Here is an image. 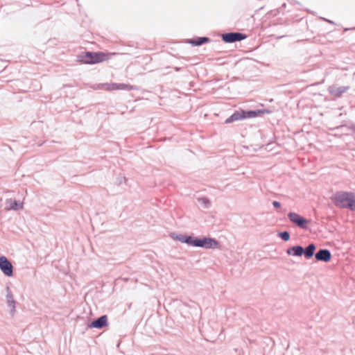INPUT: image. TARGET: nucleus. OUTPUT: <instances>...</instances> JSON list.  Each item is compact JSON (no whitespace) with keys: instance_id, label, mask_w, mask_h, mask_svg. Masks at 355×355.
<instances>
[{"instance_id":"obj_27","label":"nucleus","mask_w":355,"mask_h":355,"mask_svg":"<svg viewBox=\"0 0 355 355\" xmlns=\"http://www.w3.org/2000/svg\"><path fill=\"white\" fill-rule=\"evenodd\" d=\"M354 29H355V28H354Z\"/></svg>"},{"instance_id":"obj_24","label":"nucleus","mask_w":355,"mask_h":355,"mask_svg":"<svg viewBox=\"0 0 355 355\" xmlns=\"http://www.w3.org/2000/svg\"><path fill=\"white\" fill-rule=\"evenodd\" d=\"M322 19L324 21H327V22H328V23H329V24H334V22L333 21L330 20V19H326V18H322Z\"/></svg>"},{"instance_id":"obj_4","label":"nucleus","mask_w":355,"mask_h":355,"mask_svg":"<svg viewBox=\"0 0 355 355\" xmlns=\"http://www.w3.org/2000/svg\"><path fill=\"white\" fill-rule=\"evenodd\" d=\"M191 246L195 248H201L204 249H217L220 247V243L214 238L208 236H193Z\"/></svg>"},{"instance_id":"obj_17","label":"nucleus","mask_w":355,"mask_h":355,"mask_svg":"<svg viewBox=\"0 0 355 355\" xmlns=\"http://www.w3.org/2000/svg\"><path fill=\"white\" fill-rule=\"evenodd\" d=\"M198 201L200 203V205L204 208L207 209L211 207V202L207 198H205V197L199 198H198Z\"/></svg>"},{"instance_id":"obj_9","label":"nucleus","mask_w":355,"mask_h":355,"mask_svg":"<svg viewBox=\"0 0 355 355\" xmlns=\"http://www.w3.org/2000/svg\"><path fill=\"white\" fill-rule=\"evenodd\" d=\"M89 328L102 329L108 326L107 316L102 315L88 324Z\"/></svg>"},{"instance_id":"obj_1","label":"nucleus","mask_w":355,"mask_h":355,"mask_svg":"<svg viewBox=\"0 0 355 355\" xmlns=\"http://www.w3.org/2000/svg\"><path fill=\"white\" fill-rule=\"evenodd\" d=\"M270 110L268 109H260V110H245L239 109L236 110L234 113L227 119H226L225 123L228 124L237 121H241L246 119L256 118L261 116L265 114H270Z\"/></svg>"},{"instance_id":"obj_18","label":"nucleus","mask_w":355,"mask_h":355,"mask_svg":"<svg viewBox=\"0 0 355 355\" xmlns=\"http://www.w3.org/2000/svg\"><path fill=\"white\" fill-rule=\"evenodd\" d=\"M277 236L282 239L284 241H288L290 239V233L288 231L279 232L277 233Z\"/></svg>"},{"instance_id":"obj_5","label":"nucleus","mask_w":355,"mask_h":355,"mask_svg":"<svg viewBox=\"0 0 355 355\" xmlns=\"http://www.w3.org/2000/svg\"><path fill=\"white\" fill-rule=\"evenodd\" d=\"M289 220L302 230H307L310 221L297 213L291 211L288 214Z\"/></svg>"},{"instance_id":"obj_23","label":"nucleus","mask_w":355,"mask_h":355,"mask_svg":"<svg viewBox=\"0 0 355 355\" xmlns=\"http://www.w3.org/2000/svg\"><path fill=\"white\" fill-rule=\"evenodd\" d=\"M272 204L275 208H279L281 207V203L279 201H273Z\"/></svg>"},{"instance_id":"obj_6","label":"nucleus","mask_w":355,"mask_h":355,"mask_svg":"<svg viewBox=\"0 0 355 355\" xmlns=\"http://www.w3.org/2000/svg\"><path fill=\"white\" fill-rule=\"evenodd\" d=\"M221 38L225 43H234L246 39L247 35L239 32H230L222 34Z\"/></svg>"},{"instance_id":"obj_2","label":"nucleus","mask_w":355,"mask_h":355,"mask_svg":"<svg viewBox=\"0 0 355 355\" xmlns=\"http://www.w3.org/2000/svg\"><path fill=\"white\" fill-rule=\"evenodd\" d=\"M331 200L337 207L352 211L355 202V195L352 192L340 191L336 192Z\"/></svg>"},{"instance_id":"obj_22","label":"nucleus","mask_w":355,"mask_h":355,"mask_svg":"<svg viewBox=\"0 0 355 355\" xmlns=\"http://www.w3.org/2000/svg\"><path fill=\"white\" fill-rule=\"evenodd\" d=\"M125 177H119V178H117V184L119 185L121 184L123 182H125Z\"/></svg>"},{"instance_id":"obj_15","label":"nucleus","mask_w":355,"mask_h":355,"mask_svg":"<svg viewBox=\"0 0 355 355\" xmlns=\"http://www.w3.org/2000/svg\"><path fill=\"white\" fill-rule=\"evenodd\" d=\"M286 253L291 256L301 257L304 253V249L300 245H293L286 250Z\"/></svg>"},{"instance_id":"obj_21","label":"nucleus","mask_w":355,"mask_h":355,"mask_svg":"<svg viewBox=\"0 0 355 355\" xmlns=\"http://www.w3.org/2000/svg\"><path fill=\"white\" fill-rule=\"evenodd\" d=\"M109 86L108 91L120 89L119 83H111L109 84Z\"/></svg>"},{"instance_id":"obj_26","label":"nucleus","mask_w":355,"mask_h":355,"mask_svg":"<svg viewBox=\"0 0 355 355\" xmlns=\"http://www.w3.org/2000/svg\"><path fill=\"white\" fill-rule=\"evenodd\" d=\"M282 6H283V7H285V6H286V3H284V4L282 5Z\"/></svg>"},{"instance_id":"obj_16","label":"nucleus","mask_w":355,"mask_h":355,"mask_svg":"<svg viewBox=\"0 0 355 355\" xmlns=\"http://www.w3.org/2000/svg\"><path fill=\"white\" fill-rule=\"evenodd\" d=\"M304 249V253H303V255L306 259H311L315 254V251L316 250V245L313 243H309L308 246Z\"/></svg>"},{"instance_id":"obj_3","label":"nucleus","mask_w":355,"mask_h":355,"mask_svg":"<svg viewBox=\"0 0 355 355\" xmlns=\"http://www.w3.org/2000/svg\"><path fill=\"white\" fill-rule=\"evenodd\" d=\"M108 55L102 51H83L76 56L78 62L94 64L108 60Z\"/></svg>"},{"instance_id":"obj_13","label":"nucleus","mask_w":355,"mask_h":355,"mask_svg":"<svg viewBox=\"0 0 355 355\" xmlns=\"http://www.w3.org/2000/svg\"><path fill=\"white\" fill-rule=\"evenodd\" d=\"M6 303L8 306L10 308V313L13 315L15 312V301L9 286L6 287Z\"/></svg>"},{"instance_id":"obj_25","label":"nucleus","mask_w":355,"mask_h":355,"mask_svg":"<svg viewBox=\"0 0 355 355\" xmlns=\"http://www.w3.org/2000/svg\"><path fill=\"white\" fill-rule=\"evenodd\" d=\"M175 70H176V71H179V70H180V68H178V67H177V68H175Z\"/></svg>"},{"instance_id":"obj_11","label":"nucleus","mask_w":355,"mask_h":355,"mask_svg":"<svg viewBox=\"0 0 355 355\" xmlns=\"http://www.w3.org/2000/svg\"><path fill=\"white\" fill-rule=\"evenodd\" d=\"M170 236L173 239L177 240L182 243L187 244L189 246H191V245L193 236L185 234H176L173 232L170 234Z\"/></svg>"},{"instance_id":"obj_19","label":"nucleus","mask_w":355,"mask_h":355,"mask_svg":"<svg viewBox=\"0 0 355 355\" xmlns=\"http://www.w3.org/2000/svg\"><path fill=\"white\" fill-rule=\"evenodd\" d=\"M109 87L110 86H109L108 83L98 84V85H96L94 87V89H104V90L108 91Z\"/></svg>"},{"instance_id":"obj_20","label":"nucleus","mask_w":355,"mask_h":355,"mask_svg":"<svg viewBox=\"0 0 355 355\" xmlns=\"http://www.w3.org/2000/svg\"><path fill=\"white\" fill-rule=\"evenodd\" d=\"M120 89L122 90H132L133 89V86L130 85H126L123 83H119Z\"/></svg>"},{"instance_id":"obj_8","label":"nucleus","mask_w":355,"mask_h":355,"mask_svg":"<svg viewBox=\"0 0 355 355\" xmlns=\"http://www.w3.org/2000/svg\"><path fill=\"white\" fill-rule=\"evenodd\" d=\"M350 89L349 86H341V87H336L335 85H330L327 91L328 92L334 96L336 98H340L344 93L347 92Z\"/></svg>"},{"instance_id":"obj_14","label":"nucleus","mask_w":355,"mask_h":355,"mask_svg":"<svg viewBox=\"0 0 355 355\" xmlns=\"http://www.w3.org/2000/svg\"><path fill=\"white\" fill-rule=\"evenodd\" d=\"M23 207V204L17 200L12 198L7 199L6 201V209L8 210L17 211Z\"/></svg>"},{"instance_id":"obj_12","label":"nucleus","mask_w":355,"mask_h":355,"mask_svg":"<svg viewBox=\"0 0 355 355\" xmlns=\"http://www.w3.org/2000/svg\"><path fill=\"white\" fill-rule=\"evenodd\" d=\"M211 42V39L208 37H195L192 39L187 40L186 42L191 44L193 46H199L202 44L209 43Z\"/></svg>"},{"instance_id":"obj_10","label":"nucleus","mask_w":355,"mask_h":355,"mask_svg":"<svg viewBox=\"0 0 355 355\" xmlns=\"http://www.w3.org/2000/svg\"><path fill=\"white\" fill-rule=\"evenodd\" d=\"M331 257L330 250L326 248L320 249L315 254V258L318 261L329 262Z\"/></svg>"},{"instance_id":"obj_7","label":"nucleus","mask_w":355,"mask_h":355,"mask_svg":"<svg viewBox=\"0 0 355 355\" xmlns=\"http://www.w3.org/2000/svg\"><path fill=\"white\" fill-rule=\"evenodd\" d=\"M0 270L7 277L13 275V266L5 256L0 257Z\"/></svg>"}]
</instances>
